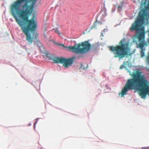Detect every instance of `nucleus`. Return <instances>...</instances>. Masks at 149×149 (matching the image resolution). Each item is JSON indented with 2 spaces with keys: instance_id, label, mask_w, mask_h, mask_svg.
Here are the masks:
<instances>
[{
  "instance_id": "nucleus-10",
  "label": "nucleus",
  "mask_w": 149,
  "mask_h": 149,
  "mask_svg": "<svg viewBox=\"0 0 149 149\" xmlns=\"http://www.w3.org/2000/svg\"><path fill=\"white\" fill-rule=\"evenodd\" d=\"M86 68H85L84 67H83V64H81L80 68H83L84 70H85L86 68H87L88 67V65H86Z\"/></svg>"
},
{
  "instance_id": "nucleus-2",
  "label": "nucleus",
  "mask_w": 149,
  "mask_h": 149,
  "mask_svg": "<svg viewBox=\"0 0 149 149\" xmlns=\"http://www.w3.org/2000/svg\"><path fill=\"white\" fill-rule=\"evenodd\" d=\"M133 78L127 80L124 87L122 89L121 93V97H123L129 90L136 89L139 92L140 95L142 98H145L148 94L149 95V85L147 79L137 72L133 75Z\"/></svg>"
},
{
  "instance_id": "nucleus-6",
  "label": "nucleus",
  "mask_w": 149,
  "mask_h": 149,
  "mask_svg": "<svg viewBox=\"0 0 149 149\" xmlns=\"http://www.w3.org/2000/svg\"><path fill=\"white\" fill-rule=\"evenodd\" d=\"M75 58L74 56L68 58L63 57L55 58L53 60L54 63H61L65 67L67 68L71 65L73 63Z\"/></svg>"
},
{
  "instance_id": "nucleus-9",
  "label": "nucleus",
  "mask_w": 149,
  "mask_h": 149,
  "mask_svg": "<svg viewBox=\"0 0 149 149\" xmlns=\"http://www.w3.org/2000/svg\"><path fill=\"white\" fill-rule=\"evenodd\" d=\"M141 57H143L145 56L144 52L143 49H142L141 51Z\"/></svg>"
},
{
  "instance_id": "nucleus-7",
  "label": "nucleus",
  "mask_w": 149,
  "mask_h": 149,
  "mask_svg": "<svg viewBox=\"0 0 149 149\" xmlns=\"http://www.w3.org/2000/svg\"><path fill=\"white\" fill-rule=\"evenodd\" d=\"M43 57L44 58L46 59H48L49 60L52 59L53 56L52 54H51L48 52H46L43 55Z\"/></svg>"
},
{
  "instance_id": "nucleus-16",
  "label": "nucleus",
  "mask_w": 149,
  "mask_h": 149,
  "mask_svg": "<svg viewBox=\"0 0 149 149\" xmlns=\"http://www.w3.org/2000/svg\"><path fill=\"white\" fill-rule=\"evenodd\" d=\"M37 123V121H35L34 123V127H35Z\"/></svg>"
},
{
  "instance_id": "nucleus-13",
  "label": "nucleus",
  "mask_w": 149,
  "mask_h": 149,
  "mask_svg": "<svg viewBox=\"0 0 149 149\" xmlns=\"http://www.w3.org/2000/svg\"><path fill=\"white\" fill-rule=\"evenodd\" d=\"M55 32L56 33H57L59 35H60V32L58 30V29H56L55 30Z\"/></svg>"
},
{
  "instance_id": "nucleus-11",
  "label": "nucleus",
  "mask_w": 149,
  "mask_h": 149,
  "mask_svg": "<svg viewBox=\"0 0 149 149\" xmlns=\"http://www.w3.org/2000/svg\"><path fill=\"white\" fill-rule=\"evenodd\" d=\"M147 0H142V3L143 5H145L146 4Z\"/></svg>"
},
{
  "instance_id": "nucleus-5",
  "label": "nucleus",
  "mask_w": 149,
  "mask_h": 149,
  "mask_svg": "<svg viewBox=\"0 0 149 149\" xmlns=\"http://www.w3.org/2000/svg\"><path fill=\"white\" fill-rule=\"evenodd\" d=\"M94 46L92 45L91 47L90 44L87 41H85L81 42V44H76L69 48L71 49L70 50L72 51L73 53L83 54L89 51L90 49L92 48Z\"/></svg>"
},
{
  "instance_id": "nucleus-14",
  "label": "nucleus",
  "mask_w": 149,
  "mask_h": 149,
  "mask_svg": "<svg viewBox=\"0 0 149 149\" xmlns=\"http://www.w3.org/2000/svg\"><path fill=\"white\" fill-rule=\"evenodd\" d=\"M124 63L122 65H121L120 68H119V69H123L124 67V65H123Z\"/></svg>"
},
{
  "instance_id": "nucleus-17",
  "label": "nucleus",
  "mask_w": 149,
  "mask_h": 149,
  "mask_svg": "<svg viewBox=\"0 0 149 149\" xmlns=\"http://www.w3.org/2000/svg\"><path fill=\"white\" fill-rule=\"evenodd\" d=\"M41 48H43H43H43V47H40V49H41Z\"/></svg>"
},
{
  "instance_id": "nucleus-3",
  "label": "nucleus",
  "mask_w": 149,
  "mask_h": 149,
  "mask_svg": "<svg viewBox=\"0 0 149 149\" xmlns=\"http://www.w3.org/2000/svg\"><path fill=\"white\" fill-rule=\"evenodd\" d=\"M149 10V0L148 2V5L145 7L144 9L141 10L139 13V16L137 19L132 24L130 29L131 31L133 30L136 31L137 33L136 38L139 41H141L138 45L139 47L141 49L146 45L144 42L145 33L144 29L143 28H140L141 25L143 23L145 17L147 15V12Z\"/></svg>"
},
{
  "instance_id": "nucleus-18",
  "label": "nucleus",
  "mask_w": 149,
  "mask_h": 149,
  "mask_svg": "<svg viewBox=\"0 0 149 149\" xmlns=\"http://www.w3.org/2000/svg\"><path fill=\"white\" fill-rule=\"evenodd\" d=\"M124 63H125V62H124Z\"/></svg>"
},
{
  "instance_id": "nucleus-4",
  "label": "nucleus",
  "mask_w": 149,
  "mask_h": 149,
  "mask_svg": "<svg viewBox=\"0 0 149 149\" xmlns=\"http://www.w3.org/2000/svg\"><path fill=\"white\" fill-rule=\"evenodd\" d=\"M125 40V38L121 40L119 42V45L108 47L109 50L114 54V57H118L120 59L126 56L131 55L129 43L128 42L124 43Z\"/></svg>"
},
{
  "instance_id": "nucleus-1",
  "label": "nucleus",
  "mask_w": 149,
  "mask_h": 149,
  "mask_svg": "<svg viewBox=\"0 0 149 149\" xmlns=\"http://www.w3.org/2000/svg\"><path fill=\"white\" fill-rule=\"evenodd\" d=\"M36 0H17L11 6L10 13L21 27L26 38H37L38 33L36 20L33 18L29 19V15L33 13L34 2Z\"/></svg>"
},
{
  "instance_id": "nucleus-12",
  "label": "nucleus",
  "mask_w": 149,
  "mask_h": 149,
  "mask_svg": "<svg viewBox=\"0 0 149 149\" xmlns=\"http://www.w3.org/2000/svg\"><path fill=\"white\" fill-rule=\"evenodd\" d=\"M122 8V6H119L118 7V10H121Z\"/></svg>"
},
{
  "instance_id": "nucleus-8",
  "label": "nucleus",
  "mask_w": 149,
  "mask_h": 149,
  "mask_svg": "<svg viewBox=\"0 0 149 149\" xmlns=\"http://www.w3.org/2000/svg\"><path fill=\"white\" fill-rule=\"evenodd\" d=\"M57 45L59 46H62V47H63L64 48H67V49H69V50L70 51L72 52L73 53V52L72 51H71L70 50L71 49H70V48L69 47H72V46H68V47H65L64 45V44H58Z\"/></svg>"
},
{
  "instance_id": "nucleus-15",
  "label": "nucleus",
  "mask_w": 149,
  "mask_h": 149,
  "mask_svg": "<svg viewBox=\"0 0 149 149\" xmlns=\"http://www.w3.org/2000/svg\"><path fill=\"white\" fill-rule=\"evenodd\" d=\"M142 148L143 149H149V146L145 147H142Z\"/></svg>"
}]
</instances>
